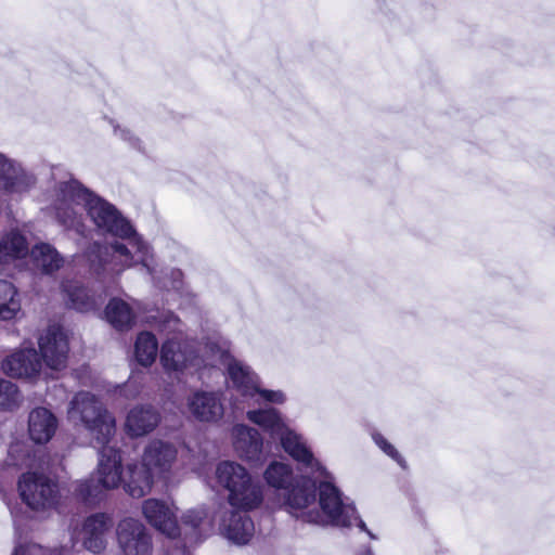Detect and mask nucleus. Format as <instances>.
<instances>
[{
    "label": "nucleus",
    "mask_w": 555,
    "mask_h": 555,
    "mask_svg": "<svg viewBox=\"0 0 555 555\" xmlns=\"http://www.w3.org/2000/svg\"><path fill=\"white\" fill-rule=\"evenodd\" d=\"M54 196L51 209L57 222L65 229L83 235L82 211L86 210L99 231L124 241H116L105 247L99 243L90 245L87 257L96 274L114 276L141 266L160 289L184 293L182 271H159L150 243L137 233L114 205L85 189L76 180L60 183Z\"/></svg>",
    "instance_id": "1"
},
{
    "label": "nucleus",
    "mask_w": 555,
    "mask_h": 555,
    "mask_svg": "<svg viewBox=\"0 0 555 555\" xmlns=\"http://www.w3.org/2000/svg\"><path fill=\"white\" fill-rule=\"evenodd\" d=\"M324 478L318 487V502L315 495V483L311 481V500L300 511H296L294 516L302 521L335 527H350L357 525L362 531L375 539V535L367 530L364 521L359 519L353 503L343 496L340 490L335 487L330 479Z\"/></svg>",
    "instance_id": "2"
},
{
    "label": "nucleus",
    "mask_w": 555,
    "mask_h": 555,
    "mask_svg": "<svg viewBox=\"0 0 555 555\" xmlns=\"http://www.w3.org/2000/svg\"><path fill=\"white\" fill-rule=\"evenodd\" d=\"M215 481L227 491V501L233 508L254 511L263 502L261 483L250 472L235 461H221L215 469Z\"/></svg>",
    "instance_id": "3"
},
{
    "label": "nucleus",
    "mask_w": 555,
    "mask_h": 555,
    "mask_svg": "<svg viewBox=\"0 0 555 555\" xmlns=\"http://www.w3.org/2000/svg\"><path fill=\"white\" fill-rule=\"evenodd\" d=\"M67 421L75 427L81 426L99 444L109 443L116 431V421L104 403L89 391H79L70 399Z\"/></svg>",
    "instance_id": "4"
},
{
    "label": "nucleus",
    "mask_w": 555,
    "mask_h": 555,
    "mask_svg": "<svg viewBox=\"0 0 555 555\" xmlns=\"http://www.w3.org/2000/svg\"><path fill=\"white\" fill-rule=\"evenodd\" d=\"M266 483L278 491L279 504L294 516L311 500V480L296 477L293 467L284 462L273 461L263 472Z\"/></svg>",
    "instance_id": "5"
},
{
    "label": "nucleus",
    "mask_w": 555,
    "mask_h": 555,
    "mask_svg": "<svg viewBox=\"0 0 555 555\" xmlns=\"http://www.w3.org/2000/svg\"><path fill=\"white\" fill-rule=\"evenodd\" d=\"M101 446L95 476L74 483V493L88 503H93L104 490L115 489L124 480L119 450L108 443Z\"/></svg>",
    "instance_id": "6"
},
{
    "label": "nucleus",
    "mask_w": 555,
    "mask_h": 555,
    "mask_svg": "<svg viewBox=\"0 0 555 555\" xmlns=\"http://www.w3.org/2000/svg\"><path fill=\"white\" fill-rule=\"evenodd\" d=\"M219 345L209 343L204 354H197L193 347L175 338L164 343L160 349V363L167 373L176 375L194 374L205 366H216L214 353Z\"/></svg>",
    "instance_id": "7"
},
{
    "label": "nucleus",
    "mask_w": 555,
    "mask_h": 555,
    "mask_svg": "<svg viewBox=\"0 0 555 555\" xmlns=\"http://www.w3.org/2000/svg\"><path fill=\"white\" fill-rule=\"evenodd\" d=\"M18 491L23 502L36 512L54 508L59 499L56 482L47 475L35 472L22 475L18 480Z\"/></svg>",
    "instance_id": "8"
},
{
    "label": "nucleus",
    "mask_w": 555,
    "mask_h": 555,
    "mask_svg": "<svg viewBox=\"0 0 555 555\" xmlns=\"http://www.w3.org/2000/svg\"><path fill=\"white\" fill-rule=\"evenodd\" d=\"M276 440L285 453H287L306 473L312 475L314 478H330V473L314 456L308 440L302 434L288 425Z\"/></svg>",
    "instance_id": "9"
},
{
    "label": "nucleus",
    "mask_w": 555,
    "mask_h": 555,
    "mask_svg": "<svg viewBox=\"0 0 555 555\" xmlns=\"http://www.w3.org/2000/svg\"><path fill=\"white\" fill-rule=\"evenodd\" d=\"M216 365L220 364L227 369L233 387L244 398H255L260 383L259 376L244 362L234 359L228 349L222 346L216 348L214 353Z\"/></svg>",
    "instance_id": "10"
},
{
    "label": "nucleus",
    "mask_w": 555,
    "mask_h": 555,
    "mask_svg": "<svg viewBox=\"0 0 555 555\" xmlns=\"http://www.w3.org/2000/svg\"><path fill=\"white\" fill-rule=\"evenodd\" d=\"M118 547L124 555H151L153 539L146 527L138 519L128 517L116 528Z\"/></svg>",
    "instance_id": "11"
},
{
    "label": "nucleus",
    "mask_w": 555,
    "mask_h": 555,
    "mask_svg": "<svg viewBox=\"0 0 555 555\" xmlns=\"http://www.w3.org/2000/svg\"><path fill=\"white\" fill-rule=\"evenodd\" d=\"M191 416L206 424H218L224 416L223 392L220 390L195 389L186 398Z\"/></svg>",
    "instance_id": "12"
},
{
    "label": "nucleus",
    "mask_w": 555,
    "mask_h": 555,
    "mask_svg": "<svg viewBox=\"0 0 555 555\" xmlns=\"http://www.w3.org/2000/svg\"><path fill=\"white\" fill-rule=\"evenodd\" d=\"M141 509L147 524L159 533L171 540L181 535L177 517L178 508L173 503L159 499H147L143 501Z\"/></svg>",
    "instance_id": "13"
},
{
    "label": "nucleus",
    "mask_w": 555,
    "mask_h": 555,
    "mask_svg": "<svg viewBox=\"0 0 555 555\" xmlns=\"http://www.w3.org/2000/svg\"><path fill=\"white\" fill-rule=\"evenodd\" d=\"M219 534L235 545L247 544L255 532L254 521L247 512L237 508H223L217 515Z\"/></svg>",
    "instance_id": "14"
},
{
    "label": "nucleus",
    "mask_w": 555,
    "mask_h": 555,
    "mask_svg": "<svg viewBox=\"0 0 555 555\" xmlns=\"http://www.w3.org/2000/svg\"><path fill=\"white\" fill-rule=\"evenodd\" d=\"M36 176L16 159L0 152V190L9 195L22 196L35 188Z\"/></svg>",
    "instance_id": "15"
},
{
    "label": "nucleus",
    "mask_w": 555,
    "mask_h": 555,
    "mask_svg": "<svg viewBox=\"0 0 555 555\" xmlns=\"http://www.w3.org/2000/svg\"><path fill=\"white\" fill-rule=\"evenodd\" d=\"M36 176L16 159L0 152V190L9 195L22 196L35 188Z\"/></svg>",
    "instance_id": "16"
},
{
    "label": "nucleus",
    "mask_w": 555,
    "mask_h": 555,
    "mask_svg": "<svg viewBox=\"0 0 555 555\" xmlns=\"http://www.w3.org/2000/svg\"><path fill=\"white\" fill-rule=\"evenodd\" d=\"M41 361L52 371H62L67 365L68 339L57 326H50L38 339Z\"/></svg>",
    "instance_id": "17"
},
{
    "label": "nucleus",
    "mask_w": 555,
    "mask_h": 555,
    "mask_svg": "<svg viewBox=\"0 0 555 555\" xmlns=\"http://www.w3.org/2000/svg\"><path fill=\"white\" fill-rule=\"evenodd\" d=\"M231 437L233 449L240 459L255 465L266 460L263 438L256 428L236 424L232 427Z\"/></svg>",
    "instance_id": "18"
},
{
    "label": "nucleus",
    "mask_w": 555,
    "mask_h": 555,
    "mask_svg": "<svg viewBox=\"0 0 555 555\" xmlns=\"http://www.w3.org/2000/svg\"><path fill=\"white\" fill-rule=\"evenodd\" d=\"M177 455L178 451L172 443L154 439L144 448L142 462L156 478H167L177 461Z\"/></svg>",
    "instance_id": "19"
},
{
    "label": "nucleus",
    "mask_w": 555,
    "mask_h": 555,
    "mask_svg": "<svg viewBox=\"0 0 555 555\" xmlns=\"http://www.w3.org/2000/svg\"><path fill=\"white\" fill-rule=\"evenodd\" d=\"M182 546L190 547L204 541L211 532V521L208 519V511L204 506L190 508L180 517Z\"/></svg>",
    "instance_id": "20"
},
{
    "label": "nucleus",
    "mask_w": 555,
    "mask_h": 555,
    "mask_svg": "<svg viewBox=\"0 0 555 555\" xmlns=\"http://www.w3.org/2000/svg\"><path fill=\"white\" fill-rule=\"evenodd\" d=\"M42 370V361L34 348H23L8 356L2 362V371L17 378L34 379Z\"/></svg>",
    "instance_id": "21"
},
{
    "label": "nucleus",
    "mask_w": 555,
    "mask_h": 555,
    "mask_svg": "<svg viewBox=\"0 0 555 555\" xmlns=\"http://www.w3.org/2000/svg\"><path fill=\"white\" fill-rule=\"evenodd\" d=\"M112 526V518L103 513L86 518L81 529L83 547L94 554L103 552L106 548L107 534Z\"/></svg>",
    "instance_id": "22"
},
{
    "label": "nucleus",
    "mask_w": 555,
    "mask_h": 555,
    "mask_svg": "<svg viewBox=\"0 0 555 555\" xmlns=\"http://www.w3.org/2000/svg\"><path fill=\"white\" fill-rule=\"evenodd\" d=\"M59 428L55 414L43 406L33 409L28 415V435L37 444L48 443Z\"/></svg>",
    "instance_id": "23"
},
{
    "label": "nucleus",
    "mask_w": 555,
    "mask_h": 555,
    "mask_svg": "<svg viewBox=\"0 0 555 555\" xmlns=\"http://www.w3.org/2000/svg\"><path fill=\"white\" fill-rule=\"evenodd\" d=\"M62 289L66 297L67 306L80 312L95 310L104 300L102 294L96 295L92 289L80 285L78 282L63 283Z\"/></svg>",
    "instance_id": "24"
},
{
    "label": "nucleus",
    "mask_w": 555,
    "mask_h": 555,
    "mask_svg": "<svg viewBox=\"0 0 555 555\" xmlns=\"http://www.w3.org/2000/svg\"><path fill=\"white\" fill-rule=\"evenodd\" d=\"M156 478L147 469L143 462L141 465L131 463L127 465L126 474L122 475V485L125 491L132 498L140 499L150 493L153 479Z\"/></svg>",
    "instance_id": "25"
},
{
    "label": "nucleus",
    "mask_w": 555,
    "mask_h": 555,
    "mask_svg": "<svg viewBox=\"0 0 555 555\" xmlns=\"http://www.w3.org/2000/svg\"><path fill=\"white\" fill-rule=\"evenodd\" d=\"M159 414L152 405H137L126 418V430L132 437L144 436L156 428Z\"/></svg>",
    "instance_id": "26"
},
{
    "label": "nucleus",
    "mask_w": 555,
    "mask_h": 555,
    "mask_svg": "<svg viewBox=\"0 0 555 555\" xmlns=\"http://www.w3.org/2000/svg\"><path fill=\"white\" fill-rule=\"evenodd\" d=\"M246 416L251 423L268 430L274 440H276L288 426L281 412L273 408L250 410L247 412Z\"/></svg>",
    "instance_id": "27"
},
{
    "label": "nucleus",
    "mask_w": 555,
    "mask_h": 555,
    "mask_svg": "<svg viewBox=\"0 0 555 555\" xmlns=\"http://www.w3.org/2000/svg\"><path fill=\"white\" fill-rule=\"evenodd\" d=\"M30 258L35 268L46 274L53 273L64 263V259L57 250L47 243L35 245L30 250Z\"/></svg>",
    "instance_id": "28"
},
{
    "label": "nucleus",
    "mask_w": 555,
    "mask_h": 555,
    "mask_svg": "<svg viewBox=\"0 0 555 555\" xmlns=\"http://www.w3.org/2000/svg\"><path fill=\"white\" fill-rule=\"evenodd\" d=\"M21 310L22 300L15 285L7 280H0V320H13Z\"/></svg>",
    "instance_id": "29"
},
{
    "label": "nucleus",
    "mask_w": 555,
    "mask_h": 555,
    "mask_svg": "<svg viewBox=\"0 0 555 555\" xmlns=\"http://www.w3.org/2000/svg\"><path fill=\"white\" fill-rule=\"evenodd\" d=\"M105 315L108 323L117 331H127L134 324L135 315L126 301L113 298L105 309Z\"/></svg>",
    "instance_id": "30"
},
{
    "label": "nucleus",
    "mask_w": 555,
    "mask_h": 555,
    "mask_svg": "<svg viewBox=\"0 0 555 555\" xmlns=\"http://www.w3.org/2000/svg\"><path fill=\"white\" fill-rule=\"evenodd\" d=\"M28 253L26 238L16 231L7 233L0 241V263L8 264Z\"/></svg>",
    "instance_id": "31"
},
{
    "label": "nucleus",
    "mask_w": 555,
    "mask_h": 555,
    "mask_svg": "<svg viewBox=\"0 0 555 555\" xmlns=\"http://www.w3.org/2000/svg\"><path fill=\"white\" fill-rule=\"evenodd\" d=\"M158 343L155 336L149 332H142L138 335L134 352L138 362L143 366H150L156 359Z\"/></svg>",
    "instance_id": "32"
},
{
    "label": "nucleus",
    "mask_w": 555,
    "mask_h": 555,
    "mask_svg": "<svg viewBox=\"0 0 555 555\" xmlns=\"http://www.w3.org/2000/svg\"><path fill=\"white\" fill-rule=\"evenodd\" d=\"M23 402V397L15 384L10 380L0 378V409L4 411H13Z\"/></svg>",
    "instance_id": "33"
},
{
    "label": "nucleus",
    "mask_w": 555,
    "mask_h": 555,
    "mask_svg": "<svg viewBox=\"0 0 555 555\" xmlns=\"http://www.w3.org/2000/svg\"><path fill=\"white\" fill-rule=\"evenodd\" d=\"M251 399L258 404H283L286 401V395L282 390L262 388L260 382L258 385V390L255 391V398Z\"/></svg>",
    "instance_id": "34"
},
{
    "label": "nucleus",
    "mask_w": 555,
    "mask_h": 555,
    "mask_svg": "<svg viewBox=\"0 0 555 555\" xmlns=\"http://www.w3.org/2000/svg\"><path fill=\"white\" fill-rule=\"evenodd\" d=\"M8 464L17 467L29 466L28 448L20 442L11 444L9 448Z\"/></svg>",
    "instance_id": "35"
},
{
    "label": "nucleus",
    "mask_w": 555,
    "mask_h": 555,
    "mask_svg": "<svg viewBox=\"0 0 555 555\" xmlns=\"http://www.w3.org/2000/svg\"><path fill=\"white\" fill-rule=\"evenodd\" d=\"M372 438L374 440V442L388 455L390 456L392 460H395L397 463H399L400 465H403V459L401 457L400 453L397 451V449L387 441V439L378 434V433H374L372 435Z\"/></svg>",
    "instance_id": "36"
},
{
    "label": "nucleus",
    "mask_w": 555,
    "mask_h": 555,
    "mask_svg": "<svg viewBox=\"0 0 555 555\" xmlns=\"http://www.w3.org/2000/svg\"><path fill=\"white\" fill-rule=\"evenodd\" d=\"M12 555H47V552L38 544L27 543L16 546Z\"/></svg>",
    "instance_id": "37"
},
{
    "label": "nucleus",
    "mask_w": 555,
    "mask_h": 555,
    "mask_svg": "<svg viewBox=\"0 0 555 555\" xmlns=\"http://www.w3.org/2000/svg\"><path fill=\"white\" fill-rule=\"evenodd\" d=\"M115 135L129 143L130 146L141 150V141L126 128L115 127Z\"/></svg>",
    "instance_id": "38"
},
{
    "label": "nucleus",
    "mask_w": 555,
    "mask_h": 555,
    "mask_svg": "<svg viewBox=\"0 0 555 555\" xmlns=\"http://www.w3.org/2000/svg\"><path fill=\"white\" fill-rule=\"evenodd\" d=\"M141 387L133 380H128L122 387L124 396L127 399H134L140 393Z\"/></svg>",
    "instance_id": "39"
},
{
    "label": "nucleus",
    "mask_w": 555,
    "mask_h": 555,
    "mask_svg": "<svg viewBox=\"0 0 555 555\" xmlns=\"http://www.w3.org/2000/svg\"><path fill=\"white\" fill-rule=\"evenodd\" d=\"M166 323H167L165 325L166 327H170V328L175 330L177 327L178 323H179V319L176 315L170 314L167 318Z\"/></svg>",
    "instance_id": "40"
},
{
    "label": "nucleus",
    "mask_w": 555,
    "mask_h": 555,
    "mask_svg": "<svg viewBox=\"0 0 555 555\" xmlns=\"http://www.w3.org/2000/svg\"><path fill=\"white\" fill-rule=\"evenodd\" d=\"M358 555H373V553L371 550H365V551L359 553Z\"/></svg>",
    "instance_id": "41"
},
{
    "label": "nucleus",
    "mask_w": 555,
    "mask_h": 555,
    "mask_svg": "<svg viewBox=\"0 0 555 555\" xmlns=\"http://www.w3.org/2000/svg\"><path fill=\"white\" fill-rule=\"evenodd\" d=\"M64 553H67V550L62 548V550L60 551V555H65Z\"/></svg>",
    "instance_id": "42"
},
{
    "label": "nucleus",
    "mask_w": 555,
    "mask_h": 555,
    "mask_svg": "<svg viewBox=\"0 0 555 555\" xmlns=\"http://www.w3.org/2000/svg\"><path fill=\"white\" fill-rule=\"evenodd\" d=\"M182 555H190V553H189V552H186V551H183V552H182Z\"/></svg>",
    "instance_id": "43"
}]
</instances>
